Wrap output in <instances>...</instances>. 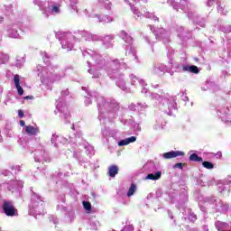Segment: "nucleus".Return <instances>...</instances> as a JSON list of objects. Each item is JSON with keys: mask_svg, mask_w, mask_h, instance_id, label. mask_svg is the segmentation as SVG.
Instances as JSON below:
<instances>
[{"mask_svg": "<svg viewBox=\"0 0 231 231\" xmlns=\"http://www.w3.org/2000/svg\"><path fill=\"white\" fill-rule=\"evenodd\" d=\"M82 55L85 59H91V60H87V64L88 68H91V66L93 68L88 69V73L92 75V79H98V77H100V72L98 71L104 69L110 79L116 80L117 88L122 89V91H127L128 88L127 85H125V78L124 73L120 72V69H127L125 62L120 61L118 59L106 61L102 55L91 49L84 51Z\"/></svg>", "mask_w": 231, "mask_h": 231, "instance_id": "f257e3e1", "label": "nucleus"}, {"mask_svg": "<svg viewBox=\"0 0 231 231\" xmlns=\"http://www.w3.org/2000/svg\"><path fill=\"white\" fill-rule=\"evenodd\" d=\"M51 142L54 147H60V145H70V152H73L74 158L78 160L79 163H88V159L95 154V149L82 138V131H78L76 134L69 135V140L66 137H60L53 134ZM87 154V157H86Z\"/></svg>", "mask_w": 231, "mask_h": 231, "instance_id": "f03ea898", "label": "nucleus"}, {"mask_svg": "<svg viewBox=\"0 0 231 231\" xmlns=\"http://www.w3.org/2000/svg\"><path fill=\"white\" fill-rule=\"evenodd\" d=\"M59 39L61 48L63 50H67L68 51H71L73 50L76 42H81L83 41H87L88 42H98L100 41V36L97 34H93L86 30H78L73 33L69 32H58L56 34Z\"/></svg>", "mask_w": 231, "mask_h": 231, "instance_id": "7ed1b4c3", "label": "nucleus"}, {"mask_svg": "<svg viewBox=\"0 0 231 231\" xmlns=\"http://www.w3.org/2000/svg\"><path fill=\"white\" fill-rule=\"evenodd\" d=\"M88 97L90 98H96L98 109V118L100 121L108 118V120H113V118H116V111L119 109V106L115 99H107L98 92H88Z\"/></svg>", "mask_w": 231, "mask_h": 231, "instance_id": "20e7f679", "label": "nucleus"}, {"mask_svg": "<svg viewBox=\"0 0 231 231\" xmlns=\"http://www.w3.org/2000/svg\"><path fill=\"white\" fill-rule=\"evenodd\" d=\"M36 73L43 86H50L53 82H59V80L66 77V73L60 69V67L52 64L46 67L38 65L36 67Z\"/></svg>", "mask_w": 231, "mask_h": 231, "instance_id": "39448f33", "label": "nucleus"}, {"mask_svg": "<svg viewBox=\"0 0 231 231\" xmlns=\"http://www.w3.org/2000/svg\"><path fill=\"white\" fill-rule=\"evenodd\" d=\"M150 97L152 100H155L158 102L159 109L168 115L169 116H172V111H176L178 109V103H176V96H171L169 94H164L162 97L158 93H151Z\"/></svg>", "mask_w": 231, "mask_h": 231, "instance_id": "423d86ee", "label": "nucleus"}, {"mask_svg": "<svg viewBox=\"0 0 231 231\" xmlns=\"http://www.w3.org/2000/svg\"><path fill=\"white\" fill-rule=\"evenodd\" d=\"M29 214L33 216V217L44 214V200L35 192H32L31 197Z\"/></svg>", "mask_w": 231, "mask_h": 231, "instance_id": "0eeeda50", "label": "nucleus"}, {"mask_svg": "<svg viewBox=\"0 0 231 231\" xmlns=\"http://www.w3.org/2000/svg\"><path fill=\"white\" fill-rule=\"evenodd\" d=\"M60 95H61V97H60L57 100L56 109L60 111V113L61 114L60 117L64 118L65 124H69L70 115H69V111L68 110V106H66V103L64 102V97H68L69 95V89L62 90Z\"/></svg>", "mask_w": 231, "mask_h": 231, "instance_id": "6e6552de", "label": "nucleus"}, {"mask_svg": "<svg viewBox=\"0 0 231 231\" xmlns=\"http://www.w3.org/2000/svg\"><path fill=\"white\" fill-rule=\"evenodd\" d=\"M119 37L125 41V55H130L132 59L134 60H137L136 51H134V47H133V37L129 36L125 31H121L119 32Z\"/></svg>", "mask_w": 231, "mask_h": 231, "instance_id": "1a4fd4ad", "label": "nucleus"}, {"mask_svg": "<svg viewBox=\"0 0 231 231\" xmlns=\"http://www.w3.org/2000/svg\"><path fill=\"white\" fill-rule=\"evenodd\" d=\"M168 196L171 203H176V201H179V203H181L183 205L189 200V195L187 194V189H182L180 192H179L178 190L170 191L168 193Z\"/></svg>", "mask_w": 231, "mask_h": 231, "instance_id": "9d476101", "label": "nucleus"}, {"mask_svg": "<svg viewBox=\"0 0 231 231\" xmlns=\"http://www.w3.org/2000/svg\"><path fill=\"white\" fill-rule=\"evenodd\" d=\"M23 180H11L7 182L0 183V190H4L6 192H15V190H19V189H23Z\"/></svg>", "mask_w": 231, "mask_h": 231, "instance_id": "9b49d317", "label": "nucleus"}, {"mask_svg": "<svg viewBox=\"0 0 231 231\" xmlns=\"http://www.w3.org/2000/svg\"><path fill=\"white\" fill-rule=\"evenodd\" d=\"M217 116L220 120L226 124V125L231 126V107L222 106L216 110Z\"/></svg>", "mask_w": 231, "mask_h": 231, "instance_id": "f8f14e48", "label": "nucleus"}, {"mask_svg": "<svg viewBox=\"0 0 231 231\" xmlns=\"http://www.w3.org/2000/svg\"><path fill=\"white\" fill-rule=\"evenodd\" d=\"M2 211L8 217H14V216H18L17 208L14 205V201L12 200H3L2 204Z\"/></svg>", "mask_w": 231, "mask_h": 231, "instance_id": "ddd939ff", "label": "nucleus"}, {"mask_svg": "<svg viewBox=\"0 0 231 231\" xmlns=\"http://www.w3.org/2000/svg\"><path fill=\"white\" fill-rule=\"evenodd\" d=\"M84 14L88 19H97V23H102L103 24H107V23H113V18L109 15H99L95 13L89 14V11H88V9H85Z\"/></svg>", "mask_w": 231, "mask_h": 231, "instance_id": "4468645a", "label": "nucleus"}, {"mask_svg": "<svg viewBox=\"0 0 231 231\" xmlns=\"http://www.w3.org/2000/svg\"><path fill=\"white\" fill-rule=\"evenodd\" d=\"M130 6H131V10H132L133 14L134 15H136L137 17L144 16L147 19H152L153 21H159V18L156 17L153 14L149 13L146 8H143L140 11V9H138L134 5H132L131 4H130Z\"/></svg>", "mask_w": 231, "mask_h": 231, "instance_id": "2eb2a0df", "label": "nucleus"}, {"mask_svg": "<svg viewBox=\"0 0 231 231\" xmlns=\"http://www.w3.org/2000/svg\"><path fill=\"white\" fill-rule=\"evenodd\" d=\"M19 28H21L19 22L8 24L6 27L7 36H9L10 39H19Z\"/></svg>", "mask_w": 231, "mask_h": 231, "instance_id": "dca6fc26", "label": "nucleus"}, {"mask_svg": "<svg viewBox=\"0 0 231 231\" xmlns=\"http://www.w3.org/2000/svg\"><path fill=\"white\" fill-rule=\"evenodd\" d=\"M154 35L158 41H162L164 44H167L169 42V32L163 29V28H159L154 31Z\"/></svg>", "mask_w": 231, "mask_h": 231, "instance_id": "f3484780", "label": "nucleus"}, {"mask_svg": "<svg viewBox=\"0 0 231 231\" xmlns=\"http://www.w3.org/2000/svg\"><path fill=\"white\" fill-rule=\"evenodd\" d=\"M128 108L130 109V111H138L139 113H142L143 111H147V109H149V105H147V103L145 102H139L136 105L134 104H131Z\"/></svg>", "mask_w": 231, "mask_h": 231, "instance_id": "a211bd4d", "label": "nucleus"}, {"mask_svg": "<svg viewBox=\"0 0 231 231\" xmlns=\"http://www.w3.org/2000/svg\"><path fill=\"white\" fill-rule=\"evenodd\" d=\"M99 41H102L104 48L109 50V48H113V41H115V34H108L104 37L100 36Z\"/></svg>", "mask_w": 231, "mask_h": 231, "instance_id": "6ab92c4d", "label": "nucleus"}, {"mask_svg": "<svg viewBox=\"0 0 231 231\" xmlns=\"http://www.w3.org/2000/svg\"><path fill=\"white\" fill-rule=\"evenodd\" d=\"M178 156H185V152L181 151H171L162 154L163 160H171V158H178Z\"/></svg>", "mask_w": 231, "mask_h": 231, "instance_id": "aec40b11", "label": "nucleus"}, {"mask_svg": "<svg viewBox=\"0 0 231 231\" xmlns=\"http://www.w3.org/2000/svg\"><path fill=\"white\" fill-rule=\"evenodd\" d=\"M213 203L217 212H226L228 210V205L224 204L219 199H214Z\"/></svg>", "mask_w": 231, "mask_h": 231, "instance_id": "412c9836", "label": "nucleus"}, {"mask_svg": "<svg viewBox=\"0 0 231 231\" xmlns=\"http://www.w3.org/2000/svg\"><path fill=\"white\" fill-rule=\"evenodd\" d=\"M58 199L56 210H58V212H67L68 208H66V196L61 195Z\"/></svg>", "mask_w": 231, "mask_h": 231, "instance_id": "4be33fe9", "label": "nucleus"}, {"mask_svg": "<svg viewBox=\"0 0 231 231\" xmlns=\"http://www.w3.org/2000/svg\"><path fill=\"white\" fill-rule=\"evenodd\" d=\"M129 80L131 86H137V84H140V86H147V83H145V80L142 79L138 76L134 74L129 75Z\"/></svg>", "mask_w": 231, "mask_h": 231, "instance_id": "5701e85b", "label": "nucleus"}, {"mask_svg": "<svg viewBox=\"0 0 231 231\" xmlns=\"http://www.w3.org/2000/svg\"><path fill=\"white\" fill-rule=\"evenodd\" d=\"M167 71H168V67L163 63H158L153 67V73L155 75H165Z\"/></svg>", "mask_w": 231, "mask_h": 231, "instance_id": "b1692460", "label": "nucleus"}, {"mask_svg": "<svg viewBox=\"0 0 231 231\" xmlns=\"http://www.w3.org/2000/svg\"><path fill=\"white\" fill-rule=\"evenodd\" d=\"M41 133V130L39 129V126L35 125H26L25 126V134L27 136H37Z\"/></svg>", "mask_w": 231, "mask_h": 231, "instance_id": "393cba45", "label": "nucleus"}, {"mask_svg": "<svg viewBox=\"0 0 231 231\" xmlns=\"http://www.w3.org/2000/svg\"><path fill=\"white\" fill-rule=\"evenodd\" d=\"M178 37H180V41L185 42L187 39H190V32H185L183 27H179L177 29Z\"/></svg>", "mask_w": 231, "mask_h": 231, "instance_id": "a878e982", "label": "nucleus"}, {"mask_svg": "<svg viewBox=\"0 0 231 231\" xmlns=\"http://www.w3.org/2000/svg\"><path fill=\"white\" fill-rule=\"evenodd\" d=\"M1 12H3V14L5 15L10 16L14 14V5H3L0 7Z\"/></svg>", "mask_w": 231, "mask_h": 231, "instance_id": "bb28decb", "label": "nucleus"}, {"mask_svg": "<svg viewBox=\"0 0 231 231\" xmlns=\"http://www.w3.org/2000/svg\"><path fill=\"white\" fill-rule=\"evenodd\" d=\"M14 86L17 89L18 95L23 96L24 95V90L21 88V79L19 77V75H14Z\"/></svg>", "mask_w": 231, "mask_h": 231, "instance_id": "cd10ccee", "label": "nucleus"}, {"mask_svg": "<svg viewBox=\"0 0 231 231\" xmlns=\"http://www.w3.org/2000/svg\"><path fill=\"white\" fill-rule=\"evenodd\" d=\"M134 142H136V136L127 137L125 139H123V140L119 141L118 142V146L119 147H124L125 145H129V143H134Z\"/></svg>", "mask_w": 231, "mask_h": 231, "instance_id": "c85d7f7f", "label": "nucleus"}, {"mask_svg": "<svg viewBox=\"0 0 231 231\" xmlns=\"http://www.w3.org/2000/svg\"><path fill=\"white\" fill-rule=\"evenodd\" d=\"M185 214L188 215L184 217V219H189V221H191V223H194L198 219V217L196 214H194V212H192L190 208L185 209Z\"/></svg>", "mask_w": 231, "mask_h": 231, "instance_id": "c756f323", "label": "nucleus"}, {"mask_svg": "<svg viewBox=\"0 0 231 231\" xmlns=\"http://www.w3.org/2000/svg\"><path fill=\"white\" fill-rule=\"evenodd\" d=\"M183 71L188 72V73L198 74V73H199V69L195 65H185Z\"/></svg>", "mask_w": 231, "mask_h": 231, "instance_id": "7c9ffc66", "label": "nucleus"}, {"mask_svg": "<svg viewBox=\"0 0 231 231\" xmlns=\"http://www.w3.org/2000/svg\"><path fill=\"white\" fill-rule=\"evenodd\" d=\"M44 154H46L44 150L35 151L34 161L38 162H44Z\"/></svg>", "mask_w": 231, "mask_h": 231, "instance_id": "2f4dec72", "label": "nucleus"}, {"mask_svg": "<svg viewBox=\"0 0 231 231\" xmlns=\"http://www.w3.org/2000/svg\"><path fill=\"white\" fill-rule=\"evenodd\" d=\"M104 136H110L111 138L116 139V134H118V131L111 130L110 128H106L102 131Z\"/></svg>", "mask_w": 231, "mask_h": 231, "instance_id": "473e14b6", "label": "nucleus"}, {"mask_svg": "<svg viewBox=\"0 0 231 231\" xmlns=\"http://www.w3.org/2000/svg\"><path fill=\"white\" fill-rule=\"evenodd\" d=\"M215 226L217 231H231V230H226L228 228V224L221 221H217L215 223Z\"/></svg>", "mask_w": 231, "mask_h": 231, "instance_id": "72a5a7b5", "label": "nucleus"}, {"mask_svg": "<svg viewBox=\"0 0 231 231\" xmlns=\"http://www.w3.org/2000/svg\"><path fill=\"white\" fill-rule=\"evenodd\" d=\"M118 166L116 165H111L108 167V176L110 178H115L116 176V174H118Z\"/></svg>", "mask_w": 231, "mask_h": 231, "instance_id": "f704fd0d", "label": "nucleus"}, {"mask_svg": "<svg viewBox=\"0 0 231 231\" xmlns=\"http://www.w3.org/2000/svg\"><path fill=\"white\" fill-rule=\"evenodd\" d=\"M161 178H162V172L160 171H156L155 173H149L146 176V180H152V181H156V180H160Z\"/></svg>", "mask_w": 231, "mask_h": 231, "instance_id": "c9c22d12", "label": "nucleus"}, {"mask_svg": "<svg viewBox=\"0 0 231 231\" xmlns=\"http://www.w3.org/2000/svg\"><path fill=\"white\" fill-rule=\"evenodd\" d=\"M137 190H138V186H136V184L134 183H132L126 193L127 198H131L132 196H134Z\"/></svg>", "mask_w": 231, "mask_h": 231, "instance_id": "e433bc0d", "label": "nucleus"}, {"mask_svg": "<svg viewBox=\"0 0 231 231\" xmlns=\"http://www.w3.org/2000/svg\"><path fill=\"white\" fill-rule=\"evenodd\" d=\"M171 68H173V69H175V71H177L178 73H183L185 65L180 64L179 62H175V63H172Z\"/></svg>", "mask_w": 231, "mask_h": 231, "instance_id": "4c0bfd02", "label": "nucleus"}, {"mask_svg": "<svg viewBox=\"0 0 231 231\" xmlns=\"http://www.w3.org/2000/svg\"><path fill=\"white\" fill-rule=\"evenodd\" d=\"M98 5L104 6L106 10H111V2L109 0H98Z\"/></svg>", "mask_w": 231, "mask_h": 231, "instance_id": "58836bf2", "label": "nucleus"}, {"mask_svg": "<svg viewBox=\"0 0 231 231\" xmlns=\"http://www.w3.org/2000/svg\"><path fill=\"white\" fill-rule=\"evenodd\" d=\"M153 129L155 131H158L160 129H163V123H162V118H158L156 121H155V124L153 125Z\"/></svg>", "mask_w": 231, "mask_h": 231, "instance_id": "ea45409f", "label": "nucleus"}, {"mask_svg": "<svg viewBox=\"0 0 231 231\" xmlns=\"http://www.w3.org/2000/svg\"><path fill=\"white\" fill-rule=\"evenodd\" d=\"M64 176H66V174H64L62 172H55L52 175V180H53V181H55L57 183L60 180H62L64 178Z\"/></svg>", "mask_w": 231, "mask_h": 231, "instance_id": "a19ab883", "label": "nucleus"}, {"mask_svg": "<svg viewBox=\"0 0 231 231\" xmlns=\"http://www.w3.org/2000/svg\"><path fill=\"white\" fill-rule=\"evenodd\" d=\"M217 12L218 14H221V15H226L227 11L225 9V5H221V3L217 2Z\"/></svg>", "mask_w": 231, "mask_h": 231, "instance_id": "79ce46f5", "label": "nucleus"}, {"mask_svg": "<svg viewBox=\"0 0 231 231\" xmlns=\"http://www.w3.org/2000/svg\"><path fill=\"white\" fill-rule=\"evenodd\" d=\"M16 68H23L24 66V58L18 56L16 58V63H15Z\"/></svg>", "mask_w": 231, "mask_h": 231, "instance_id": "37998d69", "label": "nucleus"}, {"mask_svg": "<svg viewBox=\"0 0 231 231\" xmlns=\"http://www.w3.org/2000/svg\"><path fill=\"white\" fill-rule=\"evenodd\" d=\"M219 30L223 33H231V25H220Z\"/></svg>", "mask_w": 231, "mask_h": 231, "instance_id": "c03bdc74", "label": "nucleus"}, {"mask_svg": "<svg viewBox=\"0 0 231 231\" xmlns=\"http://www.w3.org/2000/svg\"><path fill=\"white\" fill-rule=\"evenodd\" d=\"M8 54L0 52V64H6L8 62Z\"/></svg>", "mask_w": 231, "mask_h": 231, "instance_id": "a18cd8bd", "label": "nucleus"}, {"mask_svg": "<svg viewBox=\"0 0 231 231\" xmlns=\"http://www.w3.org/2000/svg\"><path fill=\"white\" fill-rule=\"evenodd\" d=\"M41 53L43 59V62H45V64H48L50 62V60L51 59V56H50L49 53L46 51H42Z\"/></svg>", "mask_w": 231, "mask_h": 231, "instance_id": "49530a36", "label": "nucleus"}, {"mask_svg": "<svg viewBox=\"0 0 231 231\" xmlns=\"http://www.w3.org/2000/svg\"><path fill=\"white\" fill-rule=\"evenodd\" d=\"M189 162H203V158L198 156L197 153H192L189 156Z\"/></svg>", "mask_w": 231, "mask_h": 231, "instance_id": "de8ad7c7", "label": "nucleus"}, {"mask_svg": "<svg viewBox=\"0 0 231 231\" xmlns=\"http://www.w3.org/2000/svg\"><path fill=\"white\" fill-rule=\"evenodd\" d=\"M66 216L68 217V221L71 223L75 219V211L70 210L68 213H66Z\"/></svg>", "mask_w": 231, "mask_h": 231, "instance_id": "09e8293b", "label": "nucleus"}, {"mask_svg": "<svg viewBox=\"0 0 231 231\" xmlns=\"http://www.w3.org/2000/svg\"><path fill=\"white\" fill-rule=\"evenodd\" d=\"M212 86H214V83L207 81L206 85L201 87V89L202 91H208V89H212Z\"/></svg>", "mask_w": 231, "mask_h": 231, "instance_id": "8fccbe9b", "label": "nucleus"}, {"mask_svg": "<svg viewBox=\"0 0 231 231\" xmlns=\"http://www.w3.org/2000/svg\"><path fill=\"white\" fill-rule=\"evenodd\" d=\"M202 165L203 167H205V169H209V170L214 169V164L210 162H207V161L202 162Z\"/></svg>", "mask_w": 231, "mask_h": 231, "instance_id": "3c124183", "label": "nucleus"}, {"mask_svg": "<svg viewBox=\"0 0 231 231\" xmlns=\"http://www.w3.org/2000/svg\"><path fill=\"white\" fill-rule=\"evenodd\" d=\"M99 226H100V223L98 221H91L90 222V228L92 230H97Z\"/></svg>", "mask_w": 231, "mask_h": 231, "instance_id": "603ef678", "label": "nucleus"}, {"mask_svg": "<svg viewBox=\"0 0 231 231\" xmlns=\"http://www.w3.org/2000/svg\"><path fill=\"white\" fill-rule=\"evenodd\" d=\"M180 231H198L197 229L190 228L189 226H185V225L180 226Z\"/></svg>", "mask_w": 231, "mask_h": 231, "instance_id": "864d4df0", "label": "nucleus"}, {"mask_svg": "<svg viewBox=\"0 0 231 231\" xmlns=\"http://www.w3.org/2000/svg\"><path fill=\"white\" fill-rule=\"evenodd\" d=\"M83 207H84L85 210H87V212H91V203L84 200Z\"/></svg>", "mask_w": 231, "mask_h": 231, "instance_id": "5fc2aeb1", "label": "nucleus"}, {"mask_svg": "<svg viewBox=\"0 0 231 231\" xmlns=\"http://www.w3.org/2000/svg\"><path fill=\"white\" fill-rule=\"evenodd\" d=\"M146 86H142L141 93L145 95V97H150L149 88H145Z\"/></svg>", "mask_w": 231, "mask_h": 231, "instance_id": "6e6d98bb", "label": "nucleus"}, {"mask_svg": "<svg viewBox=\"0 0 231 231\" xmlns=\"http://www.w3.org/2000/svg\"><path fill=\"white\" fill-rule=\"evenodd\" d=\"M11 170L14 171V172H19V171H21V166L14 165L11 167Z\"/></svg>", "mask_w": 231, "mask_h": 231, "instance_id": "4d7b16f0", "label": "nucleus"}, {"mask_svg": "<svg viewBox=\"0 0 231 231\" xmlns=\"http://www.w3.org/2000/svg\"><path fill=\"white\" fill-rule=\"evenodd\" d=\"M173 169H180V170H183V163L178 162V163L174 164V165H173Z\"/></svg>", "mask_w": 231, "mask_h": 231, "instance_id": "13d9d810", "label": "nucleus"}, {"mask_svg": "<svg viewBox=\"0 0 231 231\" xmlns=\"http://www.w3.org/2000/svg\"><path fill=\"white\" fill-rule=\"evenodd\" d=\"M167 55H168V57H169L170 59H171L172 56L174 55V50H173V49H169Z\"/></svg>", "mask_w": 231, "mask_h": 231, "instance_id": "bf43d9fd", "label": "nucleus"}, {"mask_svg": "<svg viewBox=\"0 0 231 231\" xmlns=\"http://www.w3.org/2000/svg\"><path fill=\"white\" fill-rule=\"evenodd\" d=\"M90 104H91V97H85V105L86 106H90Z\"/></svg>", "mask_w": 231, "mask_h": 231, "instance_id": "052dcab7", "label": "nucleus"}, {"mask_svg": "<svg viewBox=\"0 0 231 231\" xmlns=\"http://www.w3.org/2000/svg\"><path fill=\"white\" fill-rule=\"evenodd\" d=\"M171 6L174 10H180V4H178V2L173 3Z\"/></svg>", "mask_w": 231, "mask_h": 231, "instance_id": "680f3d73", "label": "nucleus"}, {"mask_svg": "<svg viewBox=\"0 0 231 231\" xmlns=\"http://www.w3.org/2000/svg\"><path fill=\"white\" fill-rule=\"evenodd\" d=\"M215 3H216V0H208L207 5L208 6H213Z\"/></svg>", "mask_w": 231, "mask_h": 231, "instance_id": "e2e57ef3", "label": "nucleus"}, {"mask_svg": "<svg viewBox=\"0 0 231 231\" xmlns=\"http://www.w3.org/2000/svg\"><path fill=\"white\" fill-rule=\"evenodd\" d=\"M226 185H231V176H227V178L226 179Z\"/></svg>", "mask_w": 231, "mask_h": 231, "instance_id": "0e129e2a", "label": "nucleus"}, {"mask_svg": "<svg viewBox=\"0 0 231 231\" xmlns=\"http://www.w3.org/2000/svg\"><path fill=\"white\" fill-rule=\"evenodd\" d=\"M18 116L23 118L24 116V112H23V110H18Z\"/></svg>", "mask_w": 231, "mask_h": 231, "instance_id": "69168bd1", "label": "nucleus"}, {"mask_svg": "<svg viewBox=\"0 0 231 231\" xmlns=\"http://www.w3.org/2000/svg\"><path fill=\"white\" fill-rule=\"evenodd\" d=\"M134 129H135V131H142V127H140V125H138V124L134 125Z\"/></svg>", "mask_w": 231, "mask_h": 231, "instance_id": "338daca9", "label": "nucleus"}, {"mask_svg": "<svg viewBox=\"0 0 231 231\" xmlns=\"http://www.w3.org/2000/svg\"><path fill=\"white\" fill-rule=\"evenodd\" d=\"M188 17H189V19H194V14L191 13V12H189L188 13Z\"/></svg>", "mask_w": 231, "mask_h": 231, "instance_id": "774afa93", "label": "nucleus"}]
</instances>
